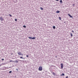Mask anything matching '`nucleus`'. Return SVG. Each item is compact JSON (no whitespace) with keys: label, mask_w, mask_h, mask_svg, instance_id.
<instances>
[{"label":"nucleus","mask_w":78,"mask_h":78,"mask_svg":"<svg viewBox=\"0 0 78 78\" xmlns=\"http://www.w3.org/2000/svg\"><path fill=\"white\" fill-rule=\"evenodd\" d=\"M55 58H57V56H55Z\"/></svg>","instance_id":"nucleus-29"},{"label":"nucleus","mask_w":78,"mask_h":78,"mask_svg":"<svg viewBox=\"0 0 78 78\" xmlns=\"http://www.w3.org/2000/svg\"><path fill=\"white\" fill-rule=\"evenodd\" d=\"M14 62H16V63H18V61L17 60L14 61Z\"/></svg>","instance_id":"nucleus-10"},{"label":"nucleus","mask_w":78,"mask_h":78,"mask_svg":"<svg viewBox=\"0 0 78 78\" xmlns=\"http://www.w3.org/2000/svg\"><path fill=\"white\" fill-rule=\"evenodd\" d=\"M26 56H27V57L28 58V57H29V56H28V55H26Z\"/></svg>","instance_id":"nucleus-25"},{"label":"nucleus","mask_w":78,"mask_h":78,"mask_svg":"<svg viewBox=\"0 0 78 78\" xmlns=\"http://www.w3.org/2000/svg\"><path fill=\"white\" fill-rule=\"evenodd\" d=\"M0 66H1V65H0Z\"/></svg>","instance_id":"nucleus-32"},{"label":"nucleus","mask_w":78,"mask_h":78,"mask_svg":"<svg viewBox=\"0 0 78 78\" xmlns=\"http://www.w3.org/2000/svg\"><path fill=\"white\" fill-rule=\"evenodd\" d=\"M60 3H61V4H62V0H61L60 1Z\"/></svg>","instance_id":"nucleus-8"},{"label":"nucleus","mask_w":78,"mask_h":78,"mask_svg":"<svg viewBox=\"0 0 78 78\" xmlns=\"http://www.w3.org/2000/svg\"><path fill=\"white\" fill-rule=\"evenodd\" d=\"M40 8L41 9V10H44V9L42 7H40Z\"/></svg>","instance_id":"nucleus-12"},{"label":"nucleus","mask_w":78,"mask_h":78,"mask_svg":"<svg viewBox=\"0 0 78 78\" xmlns=\"http://www.w3.org/2000/svg\"><path fill=\"white\" fill-rule=\"evenodd\" d=\"M9 15L10 17H12V15H11L9 14Z\"/></svg>","instance_id":"nucleus-22"},{"label":"nucleus","mask_w":78,"mask_h":78,"mask_svg":"<svg viewBox=\"0 0 78 78\" xmlns=\"http://www.w3.org/2000/svg\"><path fill=\"white\" fill-rule=\"evenodd\" d=\"M16 70H17V72L19 71V70H18V69L17 68L16 69Z\"/></svg>","instance_id":"nucleus-21"},{"label":"nucleus","mask_w":78,"mask_h":78,"mask_svg":"<svg viewBox=\"0 0 78 78\" xmlns=\"http://www.w3.org/2000/svg\"><path fill=\"white\" fill-rule=\"evenodd\" d=\"M53 29H55V28H56V27L55 26H54L53 27Z\"/></svg>","instance_id":"nucleus-11"},{"label":"nucleus","mask_w":78,"mask_h":78,"mask_svg":"<svg viewBox=\"0 0 78 78\" xmlns=\"http://www.w3.org/2000/svg\"><path fill=\"white\" fill-rule=\"evenodd\" d=\"M38 70L40 71H42V67L40 66L38 68Z\"/></svg>","instance_id":"nucleus-2"},{"label":"nucleus","mask_w":78,"mask_h":78,"mask_svg":"<svg viewBox=\"0 0 78 78\" xmlns=\"http://www.w3.org/2000/svg\"><path fill=\"white\" fill-rule=\"evenodd\" d=\"M61 69H63V64L61 63Z\"/></svg>","instance_id":"nucleus-4"},{"label":"nucleus","mask_w":78,"mask_h":78,"mask_svg":"<svg viewBox=\"0 0 78 78\" xmlns=\"http://www.w3.org/2000/svg\"><path fill=\"white\" fill-rule=\"evenodd\" d=\"M73 6H75V4H73Z\"/></svg>","instance_id":"nucleus-24"},{"label":"nucleus","mask_w":78,"mask_h":78,"mask_svg":"<svg viewBox=\"0 0 78 78\" xmlns=\"http://www.w3.org/2000/svg\"><path fill=\"white\" fill-rule=\"evenodd\" d=\"M18 54L19 55V56H20V55H21V54L22 53H21V52H18Z\"/></svg>","instance_id":"nucleus-5"},{"label":"nucleus","mask_w":78,"mask_h":78,"mask_svg":"<svg viewBox=\"0 0 78 78\" xmlns=\"http://www.w3.org/2000/svg\"><path fill=\"white\" fill-rule=\"evenodd\" d=\"M20 58H21V59H23V58L22 57H20Z\"/></svg>","instance_id":"nucleus-20"},{"label":"nucleus","mask_w":78,"mask_h":78,"mask_svg":"<svg viewBox=\"0 0 78 78\" xmlns=\"http://www.w3.org/2000/svg\"><path fill=\"white\" fill-rule=\"evenodd\" d=\"M53 75H55V73L53 72Z\"/></svg>","instance_id":"nucleus-19"},{"label":"nucleus","mask_w":78,"mask_h":78,"mask_svg":"<svg viewBox=\"0 0 78 78\" xmlns=\"http://www.w3.org/2000/svg\"><path fill=\"white\" fill-rule=\"evenodd\" d=\"M66 78H68V76H67L66 77Z\"/></svg>","instance_id":"nucleus-30"},{"label":"nucleus","mask_w":78,"mask_h":78,"mask_svg":"<svg viewBox=\"0 0 78 78\" xmlns=\"http://www.w3.org/2000/svg\"><path fill=\"white\" fill-rule=\"evenodd\" d=\"M14 62V61H13L12 60H10V62Z\"/></svg>","instance_id":"nucleus-18"},{"label":"nucleus","mask_w":78,"mask_h":78,"mask_svg":"<svg viewBox=\"0 0 78 78\" xmlns=\"http://www.w3.org/2000/svg\"><path fill=\"white\" fill-rule=\"evenodd\" d=\"M72 32H73V33H74V31H73V30H72Z\"/></svg>","instance_id":"nucleus-28"},{"label":"nucleus","mask_w":78,"mask_h":78,"mask_svg":"<svg viewBox=\"0 0 78 78\" xmlns=\"http://www.w3.org/2000/svg\"><path fill=\"white\" fill-rule=\"evenodd\" d=\"M61 76H64V75H65V74H64V73H62V74H61Z\"/></svg>","instance_id":"nucleus-9"},{"label":"nucleus","mask_w":78,"mask_h":78,"mask_svg":"<svg viewBox=\"0 0 78 78\" xmlns=\"http://www.w3.org/2000/svg\"><path fill=\"white\" fill-rule=\"evenodd\" d=\"M28 38L29 39H36V37H28Z\"/></svg>","instance_id":"nucleus-1"},{"label":"nucleus","mask_w":78,"mask_h":78,"mask_svg":"<svg viewBox=\"0 0 78 78\" xmlns=\"http://www.w3.org/2000/svg\"><path fill=\"white\" fill-rule=\"evenodd\" d=\"M20 61H24L23 60H20Z\"/></svg>","instance_id":"nucleus-26"},{"label":"nucleus","mask_w":78,"mask_h":78,"mask_svg":"<svg viewBox=\"0 0 78 78\" xmlns=\"http://www.w3.org/2000/svg\"><path fill=\"white\" fill-rule=\"evenodd\" d=\"M23 59H25V58H23Z\"/></svg>","instance_id":"nucleus-31"},{"label":"nucleus","mask_w":78,"mask_h":78,"mask_svg":"<svg viewBox=\"0 0 78 78\" xmlns=\"http://www.w3.org/2000/svg\"><path fill=\"white\" fill-rule=\"evenodd\" d=\"M56 13H59V12H60V11L59 10H58L56 12Z\"/></svg>","instance_id":"nucleus-7"},{"label":"nucleus","mask_w":78,"mask_h":78,"mask_svg":"<svg viewBox=\"0 0 78 78\" xmlns=\"http://www.w3.org/2000/svg\"><path fill=\"white\" fill-rule=\"evenodd\" d=\"M12 73V71H10L9 72V73Z\"/></svg>","instance_id":"nucleus-16"},{"label":"nucleus","mask_w":78,"mask_h":78,"mask_svg":"<svg viewBox=\"0 0 78 78\" xmlns=\"http://www.w3.org/2000/svg\"><path fill=\"white\" fill-rule=\"evenodd\" d=\"M70 34H71V37H72L73 36V34H72V33H71Z\"/></svg>","instance_id":"nucleus-13"},{"label":"nucleus","mask_w":78,"mask_h":78,"mask_svg":"<svg viewBox=\"0 0 78 78\" xmlns=\"http://www.w3.org/2000/svg\"><path fill=\"white\" fill-rule=\"evenodd\" d=\"M59 19L60 20H61V17H59Z\"/></svg>","instance_id":"nucleus-14"},{"label":"nucleus","mask_w":78,"mask_h":78,"mask_svg":"<svg viewBox=\"0 0 78 78\" xmlns=\"http://www.w3.org/2000/svg\"><path fill=\"white\" fill-rule=\"evenodd\" d=\"M23 27L24 28H26V26L25 25H24L23 26Z\"/></svg>","instance_id":"nucleus-17"},{"label":"nucleus","mask_w":78,"mask_h":78,"mask_svg":"<svg viewBox=\"0 0 78 78\" xmlns=\"http://www.w3.org/2000/svg\"><path fill=\"white\" fill-rule=\"evenodd\" d=\"M2 61H4V59L2 58Z\"/></svg>","instance_id":"nucleus-27"},{"label":"nucleus","mask_w":78,"mask_h":78,"mask_svg":"<svg viewBox=\"0 0 78 78\" xmlns=\"http://www.w3.org/2000/svg\"><path fill=\"white\" fill-rule=\"evenodd\" d=\"M21 56H23V54L21 53Z\"/></svg>","instance_id":"nucleus-23"},{"label":"nucleus","mask_w":78,"mask_h":78,"mask_svg":"<svg viewBox=\"0 0 78 78\" xmlns=\"http://www.w3.org/2000/svg\"><path fill=\"white\" fill-rule=\"evenodd\" d=\"M68 16L70 17H71V18H72V17H73L72 16H71V15L69 14H68Z\"/></svg>","instance_id":"nucleus-6"},{"label":"nucleus","mask_w":78,"mask_h":78,"mask_svg":"<svg viewBox=\"0 0 78 78\" xmlns=\"http://www.w3.org/2000/svg\"><path fill=\"white\" fill-rule=\"evenodd\" d=\"M0 20H1V21H3V17H0Z\"/></svg>","instance_id":"nucleus-3"},{"label":"nucleus","mask_w":78,"mask_h":78,"mask_svg":"<svg viewBox=\"0 0 78 78\" xmlns=\"http://www.w3.org/2000/svg\"><path fill=\"white\" fill-rule=\"evenodd\" d=\"M15 21H16V22H17V19H15Z\"/></svg>","instance_id":"nucleus-15"}]
</instances>
